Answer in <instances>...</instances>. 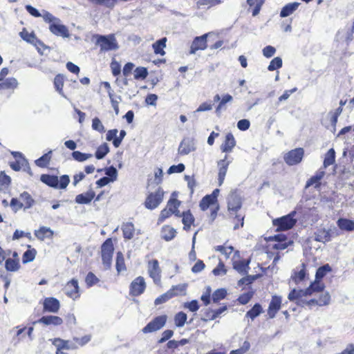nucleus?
Returning a JSON list of instances; mask_svg holds the SVG:
<instances>
[{"label":"nucleus","instance_id":"obj_1","mask_svg":"<svg viewBox=\"0 0 354 354\" xmlns=\"http://www.w3.org/2000/svg\"><path fill=\"white\" fill-rule=\"evenodd\" d=\"M242 206L241 198L236 192H231L227 197V209L231 216H234L239 221H241V226L243 225V217L237 215V212Z\"/></svg>","mask_w":354,"mask_h":354},{"label":"nucleus","instance_id":"obj_2","mask_svg":"<svg viewBox=\"0 0 354 354\" xmlns=\"http://www.w3.org/2000/svg\"><path fill=\"white\" fill-rule=\"evenodd\" d=\"M295 214L296 212L292 211L286 216L274 219L272 223L273 225L277 227V231H284L291 229L297 223V220L294 218Z\"/></svg>","mask_w":354,"mask_h":354},{"label":"nucleus","instance_id":"obj_3","mask_svg":"<svg viewBox=\"0 0 354 354\" xmlns=\"http://www.w3.org/2000/svg\"><path fill=\"white\" fill-rule=\"evenodd\" d=\"M96 44L100 46V51L105 52L117 50L118 45L115 37L113 35H96Z\"/></svg>","mask_w":354,"mask_h":354},{"label":"nucleus","instance_id":"obj_4","mask_svg":"<svg viewBox=\"0 0 354 354\" xmlns=\"http://www.w3.org/2000/svg\"><path fill=\"white\" fill-rule=\"evenodd\" d=\"M113 245L111 239H107L102 245V259L105 269H109L111 266L113 254Z\"/></svg>","mask_w":354,"mask_h":354},{"label":"nucleus","instance_id":"obj_5","mask_svg":"<svg viewBox=\"0 0 354 354\" xmlns=\"http://www.w3.org/2000/svg\"><path fill=\"white\" fill-rule=\"evenodd\" d=\"M164 196V192L158 187L154 192H151L148 194L145 201V207L150 210L157 208L159 205L162 202Z\"/></svg>","mask_w":354,"mask_h":354},{"label":"nucleus","instance_id":"obj_6","mask_svg":"<svg viewBox=\"0 0 354 354\" xmlns=\"http://www.w3.org/2000/svg\"><path fill=\"white\" fill-rule=\"evenodd\" d=\"M311 292L307 288L305 290L293 289L288 295V298L290 301H295L298 306H304L306 299L304 297L310 296Z\"/></svg>","mask_w":354,"mask_h":354},{"label":"nucleus","instance_id":"obj_7","mask_svg":"<svg viewBox=\"0 0 354 354\" xmlns=\"http://www.w3.org/2000/svg\"><path fill=\"white\" fill-rule=\"evenodd\" d=\"M167 321L166 315H160L155 317L152 321L148 323L142 330L144 333L155 332L162 328Z\"/></svg>","mask_w":354,"mask_h":354},{"label":"nucleus","instance_id":"obj_8","mask_svg":"<svg viewBox=\"0 0 354 354\" xmlns=\"http://www.w3.org/2000/svg\"><path fill=\"white\" fill-rule=\"evenodd\" d=\"M304 154V151L302 148H297L286 153L284 160L288 165H295L301 161Z\"/></svg>","mask_w":354,"mask_h":354},{"label":"nucleus","instance_id":"obj_9","mask_svg":"<svg viewBox=\"0 0 354 354\" xmlns=\"http://www.w3.org/2000/svg\"><path fill=\"white\" fill-rule=\"evenodd\" d=\"M49 30L57 37L68 38L70 36L68 28L62 24L60 19H58L54 24L49 25Z\"/></svg>","mask_w":354,"mask_h":354},{"label":"nucleus","instance_id":"obj_10","mask_svg":"<svg viewBox=\"0 0 354 354\" xmlns=\"http://www.w3.org/2000/svg\"><path fill=\"white\" fill-rule=\"evenodd\" d=\"M145 288V279L142 277H138L130 285V295L132 296H139L144 292Z\"/></svg>","mask_w":354,"mask_h":354},{"label":"nucleus","instance_id":"obj_11","mask_svg":"<svg viewBox=\"0 0 354 354\" xmlns=\"http://www.w3.org/2000/svg\"><path fill=\"white\" fill-rule=\"evenodd\" d=\"M196 150V144L193 139L184 138L180 143L178 152L181 156H185Z\"/></svg>","mask_w":354,"mask_h":354},{"label":"nucleus","instance_id":"obj_12","mask_svg":"<svg viewBox=\"0 0 354 354\" xmlns=\"http://www.w3.org/2000/svg\"><path fill=\"white\" fill-rule=\"evenodd\" d=\"M209 34L207 33L200 37H196L192 43L189 53L195 54L197 50H205L207 48V37Z\"/></svg>","mask_w":354,"mask_h":354},{"label":"nucleus","instance_id":"obj_13","mask_svg":"<svg viewBox=\"0 0 354 354\" xmlns=\"http://www.w3.org/2000/svg\"><path fill=\"white\" fill-rule=\"evenodd\" d=\"M65 293L73 300L80 297V287L77 279H73L64 287Z\"/></svg>","mask_w":354,"mask_h":354},{"label":"nucleus","instance_id":"obj_14","mask_svg":"<svg viewBox=\"0 0 354 354\" xmlns=\"http://www.w3.org/2000/svg\"><path fill=\"white\" fill-rule=\"evenodd\" d=\"M148 272L156 284L160 282V269L158 260L153 259L149 262Z\"/></svg>","mask_w":354,"mask_h":354},{"label":"nucleus","instance_id":"obj_15","mask_svg":"<svg viewBox=\"0 0 354 354\" xmlns=\"http://www.w3.org/2000/svg\"><path fill=\"white\" fill-rule=\"evenodd\" d=\"M44 311L56 313L60 308V303L55 297H46L43 302Z\"/></svg>","mask_w":354,"mask_h":354},{"label":"nucleus","instance_id":"obj_16","mask_svg":"<svg viewBox=\"0 0 354 354\" xmlns=\"http://www.w3.org/2000/svg\"><path fill=\"white\" fill-rule=\"evenodd\" d=\"M227 156L225 155L224 158L218 162V185L221 186L225 180V177L228 169V166L230 164V161L227 160Z\"/></svg>","mask_w":354,"mask_h":354},{"label":"nucleus","instance_id":"obj_17","mask_svg":"<svg viewBox=\"0 0 354 354\" xmlns=\"http://www.w3.org/2000/svg\"><path fill=\"white\" fill-rule=\"evenodd\" d=\"M281 297L274 295L270 302L268 314L270 318H274L281 308Z\"/></svg>","mask_w":354,"mask_h":354},{"label":"nucleus","instance_id":"obj_18","mask_svg":"<svg viewBox=\"0 0 354 354\" xmlns=\"http://www.w3.org/2000/svg\"><path fill=\"white\" fill-rule=\"evenodd\" d=\"M39 323L43 324L46 326H60L63 323V319L58 316L55 315H46L43 316L33 324Z\"/></svg>","mask_w":354,"mask_h":354},{"label":"nucleus","instance_id":"obj_19","mask_svg":"<svg viewBox=\"0 0 354 354\" xmlns=\"http://www.w3.org/2000/svg\"><path fill=\"white\" fill-rule=\"evenodd\" d=\"M19 35L24 40L33 44L37 48L39 53H42L41 48L38 46V45H42V41L38 39L33 32L29 33L26 30H23L20 32Z\"/></svg>","mask_w":354,"mask_h":354},{"label":"nucleus","instance_id":"obj_20","mask_svg":"<svg viewBox=\"0 0 354 354\" xmlns=\"http://www.w3.org/2000/svg\"><path fill=\"white\" fill-rule=\"evenodd\" d=\"M325 175L324 170L321 168L319 169L314 176H313L310 178H309L306 184V188H308L310 186H314L315 188H319L321 185V180Z\"/></svg>","mask_w":354,"mask_h":354},{"label":"nucleus","instance_id":"obj_21","mask_svg":"<svg viewBox=\"0 0 354 354\" xmlns=\"http://www.w3.org/2000/svg\"><path fill=\"white\" fill-rule=\"evenodd\" d=\"M53 344L57 348V350L63 349H75L77 346L75 343L70 342L68 340H64L61 338H55Z\"/></svg>","mask_w":354,"mask_h":354},{"label":"nucleus","instance_id":"obj_22","mask_svg":"<svg viewBox=\"0 0 354 354\" xmlns=\"http://www.w3.org/2000/svg\"><path fill=\"white\" fill-rule=\"evenodd\" d=\"M236 145V141L234 136L231 133H228L225 136L224 143L221 145V149L223 152H231Z\"/></svg>","mask_w":354,"mask_h":354},{"label":"nucleus","instance_id":"obj_23","mask_svg":"<svg viewBox=\"0 0 354 354\" xmlns=\"http://www.w3.org/2000/svg\"><path fill=\"white\" fill-rule=\"evenodd\" d=\"M18 86V81L15 77H8L0 81V91H14Z\"/></svg>","mask_w":354,"mask_h":354},{"label":"nucleus","instance_id":"obj_24","mask_svg":"<svg viewBox=\"0 0 354 354\" xmlns=\"http://www.w3.org/2000/svg\"><path fill=\"white\" fill-rule=\"evenodd\" d=\"M95 194L92 189L88 190L87 192L80 194L76 196L75 203L78 204H88L95 197Z\"/></svg>","mask_w":354,"mask_h":354},{"label":"nucleus","instance_id":"obj_25","mask_svg":"<svg viewBox=\"0 0 354 354\" xmlns=\"http://www.w3.org/2000/svg\"><path fill=\"white\" fill-rule=\"evenodd\" d=\"M315 240L319 242L326 243L330 241L329 230L319 228L315 232Z\"/></svg>","mask_w":354,"mask_h":354},{"label":"nucleus","instance_id":"obj_26","mask_svg":"<svg viewBox=\"0 0 354 354\" xmlns=\"http://www.w3.org/2000/svg\"><path fill=\"white\" fill-rule=\"evenodd\" d=\"M53 234V231L50 227L45 226L40 227L35 231V236L41 241H44L46 238H52Z\"/></svg>","mask_w":354,"mask_h":354},{"label":"nucleus","instance_id":"obj_27","mask_svg":"<svg viewBox=\"0 0 354 354\" xmlns=\"http://www.w3.org/2000/svg\"><path fill=\"white\" fill-rule=\"evenodd\" d=\"M300 3L298 2H292L289 3L284 6L281 12H280V17H286L292 15L295 10H297L299 8Z\"/></svg>","mask_w":354,"mask_h":354},{"label":"nucleus","instance_id":"obj_28","mask_svg":"<svg viewBox=\"0 0 354 354\" xmlns=\"http://www.w3.org/2000/svg\"><path fill=\"white\" fill-rule=\"evenodd\" d=\"M40 180L42 183H45L49 187L57 189L59 178L57 176L42 174L40 177Z\"/></svg>","mask_w":354,"mask_h":354},{"label":"nucleus","instance_id":"obj_29","mask_svg":"<svg viewBox=\"0 0 354 354\" xmlns=\"http://www.w3.org/2000/svg\"><path fill=\"white\" fill-rule=\"evenodd\" d=\"M337 225L342 230L348 232L354 230V221L347 218H339L337 221Z\"/></svg>","mask_w":354,"mask_h":354},{"label":"nucleus","instance_id":"obj_30","mask_svg":"<svg viewBox=\"0 0 354 354\" xmlns=\"http://www.w3.org/2000/svg\"><path fill=\"white\" fill-rule=\"evenodd\" d=\"M166 42L167 38L162 37L153 44L152 47L155 54L160 55H164L165 54L164 48L166 47Z\"/></svg>","mask_w":354,"mask_h":354},{"label":"nucleus","instance_id":"obj_31","mask_svg":"<svg viewBox=\"0 0 354 354\" xmlns=\"http://www.w3.org/2000/svg\"><path fill=\"white\" fill-rule=\"evenodd\" d=\"M176 234V230L169 225L163 226L161 230V237L167 241L172 240Z\"/></svg>","mask_w":354,"mask_h":354},{"label":"nucleus","instance_id":"obj_32","mask_svg":"<svg viewBox=\"0 0 354 354\" xmlns=\"http://www.w3.org/2000/svg\"><path fill=\"white\" fill-rule=\"evenodd\" d=\"M122 230L123 236L125 239L130 240L133 237L135 228L134 225L131 222H127L122 225Z\"/></svg>","mask_w":354,"mask_h":354},{"label":"nucleus","instance_id":"obj_33","mask_svg":"<svg viewBox=\"0 0 354 354\" xmlns=\"http://www.w3.org/2000/svg\"><path fill=\"white\" fill-rule=\"evenodd\" d=\"M250 261H237L233 263V268L239 273L245 274L248 272Z\"/></svg>","mask_w":354,"mask_h":354},{"label":"nucleus","instance_id":"obj_34","mask_svg":"<svg viewBox=\"0 0 354 354\" xmlns=\"http://www.w3.org/2000/svg\"><path fill=\"white\" fill-rule=\"evenodd\" d=\"M19 198L22 201V203H24V210L30 209L32 207V205L35 203L34 199L32 198L30 194L28 193L27 192H22Z\"/></svg>","mask_w":354,"mask_h":354},{"label":"nucleus","instance_id":"obj_35","mask_svg":"<svg viewBox=\"0 0 354 354\" xmlns=\"http://www.w3.org/2000/svg\"><path fill=\"white\" fill-rule=\"evenodd\" d=\"M335 161V151L333 148L330 149L325 154L323 162V167L327 168L328 167L333 165Z\"/></svg>","mask_w":354,"mask_h":354},{"label":"nucleus","instance_id":"obj_36","mask_svg":"<svg viewBox=\"0 0 354 354\" xmlns=\"http://www.w3.org/2000/svg\"><path fill=\"white\" fill-rule=\"evenodd\" d=\"M182 222L184 225V230H187L194 221V218L189 211L184 212L182 214Z\"/></svg>","mask_w":354,"mask_h":354},{"label":"nucleus","instance_id":"obj_37","mask_svg":"<svg viewBox=\"0 0 354 354\" xmlns=\"http://www.w3.org/2000/svg\"><path fill=\"white\" fill-rule=\"evenodd\" d=\"M54 86L56 91L64 97L66 98V96L63 92L64 86V77L61 75H57L54 79Z\"/></svg>","mask_w":354,"mask_h":354},{"label":"nucleus","instance_id":"obj_38","mask_svg":"<svg viewBox=\"0 0 354 354\" xmlns=\"http://www.w3.org/2000/svg\"><path fill=\"white\" fill-rule=\"evenodd\" d=\"M109 152V147L107 143L104 142L99 146L95 151V157L97 159L100 160Z\"/></svg>","mask_w":354,"mask_h":354},{"label":"nucleus","instance_id":"obj_39","mask_svg":"<svg viewBox=\"0 0 354 354\" xmlns=\"http://www.w3.org/2000/svg\"><path fill=\"white\" fill-rule=\"evenodd\" d=\"M172 291H173V290H169L165 293H164V294L161 295L160 296H159L158 297H157L154 301L155 305L158 306V305L164 304L166 301H167L168 300H169L170 299H171L172 297H174V294L172 292Z\"/></svg>","mask_w":354,"mask_h":354},{"label":"nucleus","instance_id":"obj_40","mask_svg":"<svg viewBox=\"0 0 354 354\" xmlns=\"http://www.w3.org/2000/svg\"><path fill=\"white\" fill-rule=\"evenodd\" d=\"M262 307L259 304H255L254 306L247 312L245 316L254 319L262 313Z\"/></svg>","mask_w":354,"mask_h":354},{"label":"nucleus","instance_id":"obj_41","mask_svg":"<svg viewBox=\"0 0 354 354\" xmlns=\"http://www.w3.org/2000/svg\"><path fill=\"white\" fill-rule=\"evenodd\" d=\"M331 271V268L328 264H325L321 267H319L316 272L315 279L316 281H320L322 278H324L326 274Z\"/></svg>","mask_w":354,"mask_h":354},{"label":"nucleus","instance_id":"obj_42","mask_svg":"<svg viewBox=\"0 0 354 354\" xmlns=\"http://www.w3.org/2000/svg\"><path fill=\"white\" fill-rule=\"evenodd\" d=\"M51 153L52 151H49L48 153L44 154L42 156L35 161V165L39 167H46L50 160Z\"/></svg>","mask_w":354,"mask_h":354},{"label":"nucleus","instance_id":"obj_43","mask_svg":"<svg viewBox=\"0 0 354 354\" xmlns=\"http://www.w3.org/2000/svg\"><path fill=\"white\" fill-rule=\"evenodd\" d=\"M217 201L213 199L209 195L204 196L200 202L199 206L203 211L207 209L211 205H214Z\"/></svg>","mask_w":354,"mask_h":354},{"label":"nucleus","instance_id":"obj_44","mask_svg":"<svg viewBox=\"0 0 354 354\" xmlns=\"http://www.w3.org/2000/svg\"><path fill=\"white\" fill-rule=\"evenodd\" d=\"M5 267L8 271L15 272L19 270L20 265L18 260L9 258L6 261Z\"/></svg>","mask_w":354,"mask_h":354},{"label":"nucleus","instance_id":"obj_45","mask_svg":"<svg viewBox=\"0 0 354 354\" xmlns=\"http://www.w3.org/2000/svg\"><path fill=\"white\" fill-rule=\"evenodd\" d=\"M11 183V178L4 171L0 172V190L7 189Z\"/></svg>","mask_w":354,"mask_h":354},{"label":"nucleus","instance_id":"obj_46","mask_svg":"<svg viewBox=\"0 0 354 354\" xmlns=\"http://www.w3.org/2000/svg\"><path fill=\"white\" fill-rule=\"evenodd\" d=\"M187 315L183 312H179L176 314L174 317V322L176 326L177 327H183L187 321Z\"/></svg>","mask_w":354,"mask_h":354},{"label":"nucleus","instance_id":"obj_47","mask_svg":"<svg viewBox=\"0 0 354 354\" xmlns=\"http://www.w3.org/2000/svg\"><path fill=\"white\" fill-rule=\"evenodd\" d=\"M115 267L118 273L126 270L123 254L120 252L117 253Z\"/></svg>","mask_w":354,"mask_h":354},{"label":"nucleus","instance_id":"obj_48","mask_svg":"<svg viewBox=\"0 0 354 354\" xmlns=\"http://www.w3.org/2000/svg\"><path fill=\"white\" fill-rule=\"evenodd\" d=\"M148 75V71L145 67H137L134 71V78L136 80H144Z\"/></svg>","mask_w":354,"mask_h":354},{"label":"nucleus","instance_id":"obj_49","mask_svg":"<svg viewBox=\"0 0 354 354\" xmlns=\"http://www.w3.org/2000/svg\"><path fill=\"white\" fill-rule=\"evenodd\" d=\"M105 174L107 176L111 182H114L117 180L118 171L113 166H110L104 169Z\"/></svg>","mask_w":354,"mask_h":354},{"label":"nucleus","instance_id":"obj_50","mask_svg":"<svg viewBox=\"0 0 354 354\" xmlns=\"http://www.w3.org/2000/svg\"><path fill=\"white\" fill-rule=\"evenodd\" d=\"M72 157L74 160L78 162H84L89 158L92 157V154L82 153L79 151H74L72 153Z\"/></svg>","mask_w":354,"mask_h":354},{"label":"nucleus","instance_id":"obj_51","mask_svg":"<svg viewBox=\"0 0 354 354\" xmlns=\"http://www.w3.org/2000/svg\"><path fill=\"white\" fill-rule=\"evenodd\" d=\"M227 291L224 288H220L216 290L212 294V300L214 303L218 302L220 300L224 299L226 297Z\"/></svg>","mask_w":354,"mask_h":354},{"label":"nucleus","instance_id":"obj_52","mask_svg":"<svg viewBox=\"0 0 354 354\" xmlns=\"http://www.w3.org/2000/svg\"><path fill=\"white\" fill-rule=\"evenodd\" d=\"M302 269L299 272H295L294 275L292 276V280L296 283H299L302 281L306 277L305 264L302 263Z\"/></svg>","mask_w":354,"mask_h":354},{"label":"nucleus","instance_id":"obj_53","mask_svg":"<svg viewBox=\"0 0 354 354\" xmlns=\"http://www.w3.org/2000/svg\"><path fill=\"white\" fill-rule=\"evenodd\" d=\"M282 66V59L279 57H274L270 62L268 66V70L270 71H273L277 69L280 68Z\"/></svg>","mask_w":354,"mask_h":354},{"label":"nucleus","instance_id":"obj_54","mask_svg":"<svg viewBox=\"0 0 354 354\" xmlns=\"http://www.w3.org/2000/svg\"><path fill=\"white\" fill-rule=\"evenodd\" d=\"M35 255H36V250L35 249L26 250L23 254V258H22L23 263H27L32 261L35 258Z\"/></svg>","mask_w":354,"mask_h":354},{"label":"nucleus","instance_id":"obj_55","mask_svg":"<svg viewBox=\"0 0 354 354\" xmlns=\"http://www.w3.org/2000/svg\"><path fill=\"white\" fill-rule=\"evenodd\" d=\"M212 273L215 276H224L226 274L227 269L221 261H220L217 266L213 269Z\"/></svg>","mask_w":354,"mask_h":354},{"label":"nucleus","instance_id":"obj_56","mask_svg":"<svg viewBox=\"0 0 354 354\" xmlns=\"http://www.w3.org/2000/svg\"><path fill=\"white\" fill-rule=\"evenodd\" d=\"M92 129L99 133H104L105 131V128L98 118H94L92 120Z\"/></svg>","mask_w":354,"mask_h":354},{"label":"nucleus","instance_id":"obj_57","mask_svg":"<svg viewBox=\"0 0 354 354\" xmlns=\"http://www.w3.org/2000/svg\"><path fill=\"white\" fill-rule=\"evenodd\" d=\"M93 3L104 6L109 8H113L116 4L117 0H89Z\"/></svg>","mask_w":354,"mask_h":354},{"label":"nucleus","instance_id":"obj_58","mask_svg":"<svg viewBox=\"0 0 354 354\" xmlns=\"http://www.w3.org/2000/svg\"><path fill=\"white\" fill-rule=\"evenodd\" d=\"M42 12L43 13L41 14V17H42L44 21L46 23L49 24V25H51L52 24H54L59 19V18L55 17L54 15H53L51 13H50L49 12H48L46 10H43Z\"/></svg>","mask_w":354,"mask_h":354},{"label":"nucleus","instance_id":"obj_59","mask_svg":"<svg viewBox=\"0 0 354 354\" xmlns=\"http://www.w3.org/2000/svg\"><path fill=\"white\" fill-rule=\"evenodd\" d=\"M324 286L323 284L320 283V281H315L311 283L310 286L308 288L310 290V292H311V295L313 292H322L324 289Z\"/></svg>","mask_w":354,"mask_h":354},{"label":"nucleus","instance_id":"obj_60","mask_svg":"<svg viewBox=\"0 0 354 354\" xmlns=\"http://www.w3.org/2000/svg\"><path fill=\"white\" fill-rule=\"evenodd\" d=\"M99 281V279L91 272H89L85 279L88 287H91Z\"/></svg>","mask_w":354,"mask_h":354},{"label":"nucleus","instance_id":"obj_61","mask_svg":"<svg viewBox=\"0 0 354 354\" xmlns=\"http://www.w3.org/2000/svg\"><path fill=\"white\" fill-rule=\"evenodd\" d=\"M171 214H173L171 209H169L167 207H166L160 212L158 223H162L166 218H169Z\"/></svg>","mask_w":354,"mask_h":354},{"label":"nucleus","instance_id":"obj_62","mask_svg":"<svg viewBox=\"0 0 354 354\" xmlns=\"http://www.w3.org/2000/svg\"><path fill=\"white\" fill-rule=\"evenodd\" d=\"M330 296L328 292H324L322 293L319 299H317L318 301V306H323L328 305L330 303Z\"/></svg>","mask_w":354,"mask_h":354},{"label":"nucleus","instance_id":"obj_63","mask_svg":"<svg viewBox=\"0 0 354 354\" xmlns=\"http://www.w3.org/2000/svg\"><path fill=\"white\" fill-rule=\"evenodd\" d=\"M250 347V343L248 341H245L241 348L232 350L230 351V354H244L249 350Z\"/></svg>","mask_w":354,"mask_h":354},{"label":"nucleus","instance_id":"obj_64","mask_svg":"<svg viewBox=\"0 0 354 354\" xmlns=\"http://www.w3.org/2000/svg\"><path fill=\"white\" fill-rule=\"evenodd\" d=\"M113 76H118L121 73V66L116 60L113 59L110 65Z\"/></svg>","mask_w":354,"mask_h":354}]
</instances>
